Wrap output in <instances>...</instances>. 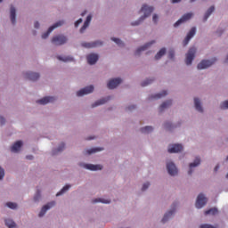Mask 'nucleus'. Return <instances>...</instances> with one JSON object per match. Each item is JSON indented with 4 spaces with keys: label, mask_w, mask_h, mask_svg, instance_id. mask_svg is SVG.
<instances>
[{
    "label": "nucleus",
    "mask_w": 228,
    "mask_h": 228,
    "mask_svg": "<svg viewBox=\"0 0 228 228\" xmlns=\"http://www.w3.org/2000/svg\"><path fill=\"white\" fill-rule=\"evenodd\" d=\"M167 168L169 175H177V167H175V164L168 162L167 164Z\"/></svg>",
    "instance_id": "nucleus-13"
},
{
    "label": "nucleus",
    "mask_w": 228,
    "mask_h": 228,
    "mask_svg": "<svg viewBox=\"0 0 228 228\" xmlns=\"http://www.w3.org/2000/svg\"><path fill=\"white\" fill-rule=\"evenodd\" d=\"M10 13H11L12 24H15L16 11H15V7H13V5L11 6Z\"/></svg>",
    "instance_id": "nucleus-27"
},
{
    "label": "nucleus",
    "mask_w": 228,
    "mask_h": 228,
    "mask_svg": "<svg viewBox=\"0 0 228 228\" xmlns=\"http://www.w3.org/2000/svg\"><path fill=\"white\" fill-rule=\"evenodd\" d=\"M175 213V205H174V207L170 211H168L164 215V217L162 218V224H165L171 216H174Z\"/></svg>",
    "instance_id": "nucleus-17"
},
{
    "label": "nucleus",
    "mask_w": 228,
    "mask_h": 228,
    "mask_svg": "<svg viewBox=\"0 0 228 228\" xmlns=\"http://www.w3.org/2000/svg\"><path fill=\"white\" fill-rule=\"evenodd\" d=\"M94 92V86H88L78 92H77V97H83V95H88V94H92Z\"/></svg>",
    "instance_id": "nucleus-7"
},
{
    "label": "nucleus",
    "mask_w": 228,
    "mask_h": 228,
    "mask_svg": "<svg viewBox=\"0 0 228 228\" xmlns=\"http://www.w3.org/2000/svg\"><path fill=\"white\" fill-rule=\"evenodd\" d=\"M102 151V148H93L91 150H88L86 152L87 154H94L95 152H101Z\"/></svg>",
    "instance_id": "nucleus-39"
},
{
    "label": "nucleus",
    "mask_w": 228,
    "mask_h": 228,
    "mask_svg": "<svg viewBox=\"0 0 228 228\" xmlns=\"http://www.w3.org/2000/svg\"><path fill=\"white\" fill-rule=\"evenodd\" d=\"M215 12V6H211L207 12L205 13L204 16V21L206 22V20H208V19H209V16L211 15V13H213Z\"/></svg>",
    "instance_id": "nucleus-29"
},
{
    "label": "nucleus",
    "mask_w": 228,
    "mask_h": 228,
    "mask_svg": "<svg viewBox=\"0 0 228 228\" xmlns=\"http://www.w3.org/2000/svg\"><path fill=\"white\" fill-rule=\"evenodd\" d=\"M149 186H151V183H143L142 188V191H145V190H147V188H149Z\"/></svg>",
    "instance_id": "nucleus-46"
},
{
    "label": "nucleus",
    "mask_w": 228,
    "mask_h": 228,
    "mask_svg": "<svg viewBox=\"0 0 228 228\" xmlns=\"http://www.w3.org/2000/svg\"><path fill=\"white\" fill-rule=\"evenodd\" d=\"M195 0H191V3H194Z\"/></svg>",
    "instance_id": "nucleus-59"
},
{
    "label": "nucleus",
    "mask_w": 228,
    "mask_h": 228,
    "mask_svg": "<svg viewBox=\"0 0 228 228\" xmlns=\"http://www.w3.org/2000/svg\"><path fill=\"white\" fill-rule=\"evenodd\" d=\"M84 168H86L87 170H102V167L101 165H94V164H85Z\"/></svg>",
    "instance_id": "nucleus-19"
},
{
    "label": "nucleus",
    "mask_w": 228,
    "mask_h": 228,
    "mask_svg": "<svg viewBox=\"0 0 228 228\" xmlns=\"http://www.w3.org/2000/svg\"><path fill=\"white\" fill-rule=\"evenodd\" d=\"M166 95H168V93L167 91H162L161 93L155 94L153 99H161L162 97H166Z\"/></svg>",
    "instance_id": "nucleus-34"
},
{
    "label": "nucleus",
    "mask_w": 228,
    "mask_h": 228,
    "mask_svg": "<svg viewBox=\"0 0 228 228\" xmlns=\"http://www.w3.org/2000/svg\"><path fill=\"white\" fill-rule=\"evenodd\" d=\"M164 126L166 127V129H168L170 131V129H172V124L171 123H165Z\"/></svg>",
    "instance_id": "nucleus-47"
},
{
    "label": "nucleus",
    "mask_w": 228,
    "mask_h": 228,
    "mask_svg": "<svg viewBox=\"0 0 228 228\" xmlns=\"http://www.w3.org/2000/svg\"><path fill=\"white\" fill-rule=\"evenodd\" d=\"M63 24H64L63 20L58 21L55 24H53V26H51L48 28V30L45 33H44L42 35V38H44V39L47 38L49 37V35H51V33H53V29H56V28H60V26H63Z\"/></svg>",
    "instance_id": "nucleus-6"
},
{
    "label": "nucleus",
    "mask_w": 228,
    "mask_h": 228,
    "mask_svg": "<svg viewBox=\"0 0 228 228\" xmlns=\"http://www.w3.org/2000/svg\"><path fill=\"white\" fill-rule=\"evenodd\" d=\"M102 45V42L101 41H94L91 43H82V47H86V49H94V47H101Z\"/></svg>",
    "instance_id": "nucleus-10"
},
{
    "label": "nucleus",
    "mask_w": 228,
    "mask_h": 228,
    "mask_svg": "<svg viewBox=\"0 0 228 228\" xmlns=\"http://www.w3.org/2000/svg\"><path fill=\"white\" fill-rule=\"evenodd\" d=\"M52 44L53 45H63V44H67V37L63 35L55 36L52 38Z\"/></svg>",
    "instance_id": "nucleus-4"
},
{
    "label": "nucleus",
    "mask_w": 228,
    "mask_h": 228,
    "mask_svg": "<svg viewBox=\"0 0 228 228\" xmlns=\"http://www.w3.org/2000/svg\"><path fill=\"white\" fill-rule=\"evenodd\" d=\"M55 205H56L55 201H51L50 203L45 205L39 213V216L40 217L44 216V215H45V213H47V210L51 209V208H53V206H55Z\"/></svg>",
    "instance_id": "nucleus-14"
},
{
    "label": "nucleus",
    "mask_w": 228,
    "mask_h": 228,
    "mask_svg": "<svg viewBox=\"0 0 228 228\" xmlns=\"http://www.w3.org/2000/svg\"><path fill=\"white\" fill-rule=\"evenodd\" d=\"M112 42H115L119 47H124V42L117 37H111Z\"/></svg>",
    "instance_id": "nucleus-35"
},
{
    "label": "nucleus",
    "mask_w": 228,
    "mask_h": 228,
    "mask_svg": "<svg viewBox=\"0 0 228 228\" xmlns=\"http://www.w3.org/2000/svg\"><path fill=\"white\" fill-rule=\"evenodd\" d=\"M196 53H197V49L195 47H191L189 49L185 58L186 65H191L193 60L195 59Z\"/></svg>",
    "instance_id": "nucleus-2"
},
{
    "label": "nucleus",
    "mask_w": 228,
    "mask_h": 228,
    "mask_svg": "<svg viewBox=\"0 0 228 228\" xmlns=\"http://www.w3.org/2000/svg\"><path fill=\"white\" fill-rule=\"evenodd\" d=\"M170 106H172V101L168 100L167 102H164L160 107H159V110L163 111V110H167V108H170Z\"/></svg>",
    "instance_id": "nucleus-25"
},
{
    "label": "nucleus",
    "mask_w": 228,
    "mask_h": 228,
    "mask_svg": "<svg viewBox=\"0 0 228 228\" xmlns=\"http://www.w3.org/2000/svg\"><path fill=\"white\" fill-rule=\"evenodd\" d=\"M141 12H144V15L142 16L139 19V20L132 23V26H139L140 22H142V20H145V19H147V17H149V15H151V13L154 12V7L144 4L142 5Z\"/></svg>",
    "instance_id": "nucleus-1"
},
{
    "label": "nucleus",
    "mask_w": 228,
    "mask_h": 228,
    "mask_svg": "<svg viewBox=\"0 0 228 228\" xmlns=\"http://www.w3.org/2000/svg\"><path fill=\"white\" fill-rule=\"evenodd\" d=\"M200 165V158L197 157L194 160V162L191 163L189 165L190 170H189V175H191L192 171L191 168H194L195 167H199Z\"/></svg>",
    "instance_id": "nucleus-22"
},
{
    "label": "nucleus",
    "mask_w": 228,
    "mask_h": 228,
    "mask_svg": "<svg viewBox=\"0 0 228 228\" xmlns=\"http://www.w3.org/2000/svg\"><path fill=\"white\" fill-rule=\"evenodd\" d=\"M40 199V192H37V194L34 197L35 202H37Z\"/></svg>",
    "instance_id": "nucleus-51"
},
{
    "label": "nucleus",
    "mask_w": 228,
    "mask_h": 228,
    "mask_svg": "<svg viewBox=\"0 0 228 228\" xmlns=\"http://www.w3.org/2000/svg\"><path fill=\"white\" fill-rule=\"evenodd\" d=\"M200 228H216V227L211 224H201L200 225Z\"/></svg>",
    "instance_id": "nucleus-45"
},
{
    "label": "nucleus",
    "mask_w": 228,
    "mask_h": 228,
    "mask_svg": "<svg viewBox=\"0 0 228 228\" xmlns=\"http://www.w3.org/2000/svg\"><path fill=\"white\" fill-rule=\"evenodd\" d=\"M20 147H22V141H18L11 147V151L18 152L20 151Z\"/></svg>",
    "instance_id": "nucleus-23"
},
{
    "label": "nucleus",
    "mask_w": 228,
    "mask_h": 228,
    "mask_svg": "<svg viewBox=\"0 0 228 228\" xmlns=\"http://www.w3.org/2000/svg\"><path fill=\"white\" fill-rule=\"evenodd\" d=\"M0 3H3V0H0Z\"/></svg>",
    "instance_id": "nucleus-60"
},
{
    "label": "nucleus",
    "mask_w": 228,
    "mask_h": 228,
    "mask_svg": "<svg viewBox=\"0 0 228 228\" xmlns=\"http://www.w3.org/2000/svg\"><path fill=\"white\" fill-rule=\"evenodd\" d=\"M194 106L197 111H200V113H202V111H204L202 106L200 105V100L199 98H194Z\"/></svg>",
    "instance_id": "nucleus-24"
},
{
    "label": "nucleus",
    "mask_w": 228,
    "mask_h": 228,
    "mask_svg": "<svg viewBox=\"0 0 228 228\" xmlns=\"http://www.w3.org/2000/svg\"><path fill=\"white\" fill-rule=\"evenodd\" d=\"M221 110H228V101H224L221 103Z\"/></svg>",
    "instance_id": "nucleus-41"
},
{
    "label": "nucleus",
    "mask_w": 228,
    "mask_h": 228,
    "mask_svg": "<svg viewBox=\"0 0 228 228\" xmlns=\"http://www.w3.org/2000/svg\"><path fill=\"white\" fill-rule=\"evenodd\" d=\"M216 61V58L212 59L211 61L209 60H203L198 64V69L202 70V69H208V67H211L213 63Z\"/></svg>",
    "instance_id": "nucleus-5"
},
{
    "label": "nucleus",
    "mask_w": 228,
    "mask_h": 228,
    "mask_svg": "<svg viewBox=\"0 0 228 228\" xmlns=\"http://www.w3.org/2000/svg\"><path fill=\"white\" fill-rule=\"evenodd\" d=\"M193 17V13L188 12L186 14H183L180 20H178L175 24V28H177V26H180V24H183V22H186V20H190Z\"/></svg>",
    "instance_id": "nucleus-8"
},
{
    "label": "nucleus",
    "mask_w": 228,
    "mask_h": 228,
    "mask_svg": "<svg viewBox=\"0 0 228 228\" xmlns=\"http://www.w3.org/2000/svg\"><path fill=\"white\" fill-rule=\"evenodd\" d=\"M4 178V169L0 167V180Z\"/></svg>",
    "instance_id": "nucleus-44"
},
{
    "label": "nucleus",
    "mask_w": 228,
    "mask_h": 228,
    "mask_svg": "<svg viewBox=\"0 0 228 228\" xmlns=\"http://www.w3.org/2000/svg\"><path fill=\"white\" fill-rule=\"evenodd\" d=\"M174 56H175V53L174 52V50H170L168 52V58H169V60H174Z\"/></svg>",
    "instance_id": "nucleus-42"
},
{
    "label": "nucleus",
    "mask_w": 228,
    "mask_h": 228,
    "mask_svg": "<svg viewBox=\"0 0 228 228\" xmlns=\"http://www.w3.org/2000/svg\"><path fill=\"white\" fill-rule=\"evenodd\" d=\"M5 225L8 228H16L17 224L12 219H5Z\"/></svg>",
    "instance_id": "nucleus-28"
},
{
    "label": "nucleus",
    "mask_w": 228,
    "mask_h": 228,
    "mask_svg": "<svg viewBox=\"0 0 228 228\" xmlns=\"http://www.w3.org/2000/svg\"><path fill=\"white\" fill-rule=\"evenodd\" d=\"M69 190H70V185H65L61 191L57 192L56 197H60V195H63V193H65V191H69Z\"/></svg>",
    "instance_id": "nucleus-33"
},
{
    "label": "nucleus",
    "mask_w": 228,
    "mask_h": 228,
    "mask_svg": "<svg viewBox=\"0 0 228 228\" xmlns=\"http://www.w3.org/2000/svg\"><path fill=\"white\" fill-rule=\"evenodd\" d=\"M5 122H6V120L3 117H0V124H1V126H4Z\"/></svg>",
    "instance_id": "nucleus-50"
},
{
    "label": "nucleus",
    "mask_w": 228,
    "mask_h": 228,
    "mask_svg": "<svg viewBox=\"0 0 228 228\" xmlns=\"http://www.w3.org/2000/svg\"><path fill=\"white\" fill-rule=\"evenodd\" d=\"M34 26L37 29H38L40 28V23L38 21H36Z\"/></svg>",
    "instance_id": "nucleus-52"
},
{
    "label": "nucleus",
    "mask_w": 228,
    "mask_h": 228,
    "mask_svg": "<svg viewBox=\"0 0 228 228\" xmlns=\"http://www.w3.org/2000/svg\"><path fill=\"white\" fill-rule=\"evenodd\" d=\"M181 151H183V145H181V144L169 145V147L167 149V152H169L170 154L181 152Z\"/></svg>",
    "instance_id": "nucleus-12"
},
{
    "label": "nucleus",
    "mask_w": 228,
    "mask_h": 228,
    "mask_svg": "<svg viewBox=\"0 0 228 228\" xmlns=\"http://www.w3.org/2000/svg\"><path fill=\"white\" fill-rule=\"evenodd\" d=\"M57 58L61 61H74V59L70 56H65V57L58 56Z\"/></svg>",
    "instance_id": "nucleus-36"
},
{
    "label": "nucleus",
    "mask_w": 228,
    "mask_h": 228,
    "mask_svg": "<svg viewBox=\"0 0 228 228\" xmlns=\"http://www.w3.org/2000/svg\"><path fill=\"white\" fill-rule=\"evenodd\" d=\"M152 131H154L152 126H145L141 128V133H143L144 134H149V133H152Z\"/></svg>",
    "instance_id": "nucleus-30"
},
{
    "label": "nucleus",
    "mask_w": 228,
    "mask_h": 228,
    "mask_svg": "<svg viewBox=\"0 0 228 228\" xmlns=\"http://www.w3.org/2000/svg\"><path fill=\"white\" fill-rule=\"evenodd\" d=\"M54 101H56V98L53 97V96H45L40 100H38L37 102V104H49V102H54Z\"/></svg>",
    "instance_id": "nucleus-16"
},
{
    "label": "nucleus",
    "mask_w": 228,
    "mask_h": 228,
    "mask_svg": "<svg viewBox=\"0 0 228 228\" xmlns=\"http://www.w3.org/2000/svg\"><path fill=\"white\" fill-rule=\"evenodd\" d=\"M65 149V143H61L57 150L53 151V155L58 154V152H61Z\"/></svg>",
    "instance_id": "nucleus-32"
},
{
    "label": "nucleus",
    "mask_w": 228,
    "mask_h": 228,
    "mask_svg": "<svg viewBox=\"0 0 228 228\" xmlns=\"http://www.w3.org/2000/svg\"><path fill=\"white\" fill-rule=\"evenodd\" d=\"M109 99H106V98H102L97 102H95L93 105H92V108H95L97 106H101L102 104H106V102H108Z\"/></svg>",
    "instance_id": "nucleus-26"
},
{
    "label": "nucleus",
    "mask_w": 228,
    "mask_h": 228,
    "mask_svg": "<svg viewBox=\"0 0 228 228\" xmlns=\"http://www.w3.org/2000/svg\"><path fill=\"white\" fill-rule=\"evenodd\" d=\"M96 202H102V204H110V200H104V199H95L93 200V203L95 204Z\"/></svg>",
    "instance_id": "nucleus-37"
},
{
    "label": "nucleus",
    "mask_w": 228,
    "mask_h": 228,
    "mask_svg": "<svg viewBox=\"0 0 228 228\" xmlns=\"http://www.w3.org/2000/svg\"><path fill=\"white\" fill-rule=\"evenodd\" d=\"M90 22H92V15L89 14L86 17V20L84 22L83 27L80 28V33H85V29H86V28H88V26H90Z\"/></svg>",
    "instance_id": "nucleus-20"
},
{
    "label": "nucleus",
    "mask_w": 228,
    "mask_h": 228,
    "mask_svg": "<svg viewBox=\"0 0 228 228\" xmlns=\"http://www.w3.org/2000/svg\"><path fill=\"white\" fill-rule=\"evenodd\" d=\"M197 31V28L195 27L191 28L190 32L187 34L186 37L183 40V45H188L190 40L195 37V33Z\"/></svg>",
    "instance_id": "nucleus-11"
},
{
    "label": "nucleus",
    "mask_w": 228,
    "mask_h": 228,
    "mask_svg": "<svg viewBox=\"0 0 228 228\" xmlns=\"http://www.w3.org/2000/svg\"><path fill=\"white\" fill-rule=\"evenodd\" d=\"M128 111H133V110H136V105H132L126 108Z\"/></svg>",
    "instance_id": "nucleus-49"
},
{
    "label": "nucleus",
    "mask_w": 228,
    "mask_h": 228,
    "mask_svg": "<svg viewBox=\"0 0 228 228\" xmlns=\"http://www.w3.org/2000/svg\"><path fill=\"white\" fill-rule=\"evenodd\" d=\"M85 13H86V12H82V16H83V15H85Z\"/></svg>",
    "instance_id": "nucleus-58"
},
{
    "label": "nucleus",
    "mask_w": 228,
    "mask_h": 228,
    "mask_svg": "<svg viewBox=\"0 0 228 228\" xmlns=\"http://www.w3.org/2000/svg\"><path fill=\"white\" fill-rule=\"evenodd\" d=\"M120 83H122L121 78H113L109 81V83L107 84V86H108L109 90H113V89L117 88V86H118V85H120Z\"/></svg>",
    "instance_id": "nucleus-9"
},
{
    "label": "nucleus",
    "mask_w": 228,
    "mask_h": 228,
    "mask_svg": "<svg viewBox=\"0 0 228 228\" xmlns=\"http://www.w3.org/2000/svg\"><path fill=\"white\" fill-rule=\"evenodd\" d=\"M153 22H158V16L156 14L153 15Z\"/></svg>",
    "instance_id": "nucleus-53"
},
{
    "label": "nucleus",
    "mask_w": 228,
    "mask_h": 228,
    "mask_svg": "<svg viewBox=\"0 0 228 228\" xmlns=\"http://www.w3.org/2000/svg\"><path fill=\"white\" fill-rule=\"evenodd\" d=\"M27 79H29V81H37L40 77V74L34 73V72H27L26 73Z\"/></svg>",
    "instance_id": "nucleus-18"
},
{
    "label": "nucleus",
    "mask_w": 228,
    "mask_h": 228,
    "mask_svg": "<svg viewBox=\"0 0 228 228\" xmlns=\"http://www.w3.org/2000/svg\"><path fill=\"white\" fill-rule=\"evenodd\" d=\"M87 140H94V137H89L87 138Z\"/></svg>",
    "instance_id": "nucleus-57"
},
{
    "label": "nucleus",
    "mask_w": 228,
    "mask_h": 228,
    "mask_svg": "<svg viewBox=\"0 0 228 228\" xmlns=\"http://www.w3.org/2000/svg\"><path fill=\"white\" fill-rule=\"evenodd\" d=\"M172 3H173V4L181 3V0H172Z\"/></svg>",
    "instance_id": "nucleus-56"
},
{
    "label": "nucleus",
    "mask_w": 228,
    "mask_h": 228,
    "mask_svg": "<svg viewBox=\"0 0 228 228\" xmlns=\"http://www.w3.org/2000/svg\"><path fill=\"white\" fill-rule=\"evenodd\" d=\"M152 81H154L153 79H147L144 82H142L141 85L142 86H147V85H151V83H152Z\"/></svg>",
    "instance_id": "nucleus-43"
},
{
    "label": "nucleus",
    "mask_w": 228,
    "mask_h": 228,
    "mask_svg": "<svg viewBox=\"0 0 228 228\" xmlns=\"http://www.w3.org/2000/svg\"><path fill=\"white\" fill-rule=\"evenodd\" d=\"M26 159L31 160V159H33V156H32V155H28V156L26 157Z\"/></svg>",
    "instance_id": "nucleus-54"
},
{
    "label": "nucleus",
    "mask_w": 228,
    "mask_h": 228,
    "mask_svg": "<svg viewBox=\"0 0 228 228\" xmlns=\"http://www.w3.org/2000/svg\"><path fill=\"white\" fill-rule=\"evenodd\" d=\"M208 204V198L204 196V194L200 193L199 194L197 200H196V208L197 209H200L201 208H204Z\"/></svg>",
    "instance_id": "nucleus-3"
},
{
    "label": "nucleus",
    "mask_w": 228,
    "mask_h": 228,
    "mask_svg": "<svg viewBox=\"0 0 228 228\" xmlns=\"http://www.w3.org/2000/svg\"><path fill=\"white\" fill-rule=\"evenodd\" d=\"M165 53H167V49H160L159 52L155 55V60H160L162 56H165Z\"/></svg>",
    "instance_id": "nucleus-31"
},
{
    "label": "nucleus",
    "mask_w": 228,
    "mask_h": 228,
    "mask_svg": "<svg viewBox=\"0 0 228 228\" xmlns=\"http://www.w3.org/2000/svg\"><path fill=\"white\" fill-rule=\"evenodd\" d=\"M7 208H10V209H17L16 203L13 202H7L6 203Z\"/></svg>",
    "instance_id": "nucleus-40"
},
{
    "label": "nucleus",
    "mask_w": 228,
    "mask_h": 228,
    "mask_svg": "<svg viewBox=\"0 0 228 228\" xmlns=\"http://www.w3.org/2000/svg\"><path fill=\"white\" fill-rule=\"evenodd\" d=\"M83 22V19H79L78 20H77L75 22V28H77L79 26V24H81Z\"/></svg>",
    "instance_id": "nucleus-48"
},
{
    "label": "nucleus",
    "mask_w": 228,
    "mask_h": 228,
    "mask_svg": "<svg viewBox=\"0 0 228 228\" xmlns=\"http://www.w3.org/2000/svg\"><path fill=\"white\" fill-rule=\"evenodd\" d=\"M86 60L89 65H95V63H97V61H99V55L95 53H90L86 56Z\"/></svg>",
    "instance_id": "nucleus-15"
},
{
    "label": "nucleus",
    "mask_w": 228,
    "mask_h": 228,
    "mask_svg": "<svg viewBox=\"0 0 228 228\" xmlns=\"http://www.w3.org/2000/svg\"><path fill=\"white\" fill-rule=\"evenodd\" d=\"M220 168V166H216V167H215V172H218V169Z\"/></svg>",
    "instance_id": "nucleus-55"
},
{
    "label": "nucleus",
    "mask_w": 228,
    "mask_h": 228,
    "mask_svg": "<svg viewBox=\"0 0 228 228\" xmlns=\"http://www.w3.org/2000/svg\"><path fill=\"white\" fill-rule=\"evenodd\" d=\"M216 213H218V209L215 208L205 211V215H216Z\"/></svg>",
    "instance_id": "nucleus-38"
},
{
    "label": "nucleus",
    "mask_w": 228,
    "mask_h": 228,
    "mask_svg": "<svg viewBox=\"0 0 228 228\" xmlns=\"http://www.w3.org/2000/svg\"><path fill=\"white\" fill-rule=\"evenodd\" d=\"M155 41H151V43H147L146 45L139 47L136 51H135V55L140 54V53H142V51H146V49H149V47H151V45H152V44H154Z\"/></svg>",
    "instance_id": "nucleus-21"
}]
</instances>
